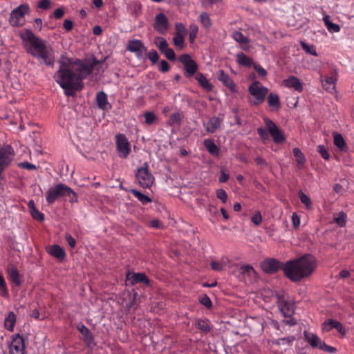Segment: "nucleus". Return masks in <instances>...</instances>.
I'll return each instance as SVG.
<instances>
[{"mask_svg": "<svg viewBox=\"0 0 354 354\" xmlns=\"http://www.w3.org/2000/svg\"><path fill=\"white\" fill-rule=\"evenodd\" d=\"M59 68L54 75L55 81L64 89L67 96H73L75 91L82 89V80L87 77L93 71L98 62L91 64L79 60L66 63L60 62Z\"/></svg>", "mask_w": 354, "mask_h": 354, "instance_id": "f257e3e1", "label": "nucleus"}, {"mask_svg": "<svg viewBox=\"0 0 354 354\" xmlns=\"http://www.w3.org/2000/svg\"><path fill=\"white\" fill-rule=\"evenodd\" d=\"M315 257L309 254L300 258L288 261L283 267V272L290 281L297 282L310 276L316 268Z\"/></svg>", "mask_w": 354, "mask_h": 354, "instance_id": "f03ea898", "label": "nucleus"}, {"mask_svg": "<svg viewBox=\"0 0 354 354\" xmlns=\"http://www.w3.org/2000/svg\"><path fill=\"white\" fill-rule=\"evenodd\" d=\"M21 37L24 41L29 43V44L25 45L29 54L37 57L46 66L53 65L55 62L54 53L52 48L46 44L45 41L35 35L30 30H26L24 33L21 34Z\"/></svg>", "mask_w": 354, "mask_h": 354, "instance_id": "7ed1b4c3", "label": "nucleus"}, {"mask_svg": "<svg viewBox=\"0 0 354 354\" xmlns=\"http://www.w3.org/2000/svg\"><path fill=\"white\" fill-rule=\"evenodd\" d=\"M304 335L305 340L313 348H319L320 350L329 353H334L336 351V348L335 347L326 344V343L322 341L316 334L305 330L304 332Z\"/></svg>", "mask_w": 354, "mask_h": 354, "instance_id": "20e7f679", "label": "nucleus"}, {"mask_svg": "<svg viewBox=\"0 0 354 354\" xmlns=\"http://www.w3.org/2000/svg\"><path fill=\"white\" fill-rule=\"evenodd\" d=\"M30 12V8L27 3H22L12 10L10 12L8 21L12 26L18 27L22 24L20 23L21 18L25 15H28Z\"/></svg>", "mask_w": 354, "mask_h": 354, "instance_id": "39448f33", "label": "nucleus"}, {"mask_svg": "<svg viewBox=\"0 0 354 354\" xmlns=\"http://www.w3.org/2000/svg\"><path fill=\"white\" fill-rule=\"evenodd\" d=\"M249 93L255 97L254 104L258 105L261 104L268 92V89L262 86L259 81H255L248 88Z\"/></svg>", "mask_w": 354, "mask_h": 354, "instance_id": "423d86ee", "label": "nucleus"}, {"mask_svg": "<svg viewBox=\"0 0 354 354\" xmlns=\"http://www.w3.org/2000/svg\"><path fill=\"white\" fill-rule=\"evenodd\" d=\"M180 62L184 66L185 77H192L198 71L197 63L191 57L189 54L181 55L178 58Z\"/></svg>", "mask_w": 354, "mask_h": 354, "instance_id": "0eeeda50", "label": "nucleus"}, {"mask_svg": "<svg viewBox=\"0 0 354 354\" xmlns=\"http://www.w3.org/2000/svg\"><path fill=\"white\" fill-rule=\"evenodd\" d=\"M144 165V167L138 169L136 177L142 187L149 188L152 185L154 178L149 172L147 163L145 162Z\"/></svg>", "mask_w": 354, "mask_h": 354, "instance_id": "6e6552de", "label": "nucleus"}, {"mask_svg": "<svg viewBox=\"0 0 354 354\" xmlns=\"http://www.w3.org/2000/svg\"><path fill=\"white\" fill-rule=\"evenodd\" d=\"M278 307L286 317H290L294 313V306L286 298L284 293L276 295Z\"/></svg>", "mask_w": 354, "mask_h": 354, "instance_id": "1a4fd4ad", "label": "nucleus"}, {"mask_svg": "<svg viewBox=\"0 0 354 354\" xmlns=\"http://www.w3.org/2000/svg\"><path fill=\"white\" fill-rule=\"evenodd\" d=\"M261 267L267 274H274L280 270H283L284 265L274 258H268L261 262Z\"/></svg>", "mask_w": 354, "mask_h": 354, "instance_id": "9d476101", "label": "nucleus"}, {"mask_svg": "<svg viewBox=\"0 0 354 354\" xmlns=\"http://www.w3.org/2000/svg\"><path fill=\"white\" fill-rule=\"evenodd\" d=\"M116 147L118 156L127 158L131 151V145L124 134H119L116 137Z\"/></svg>", "mask_w": 354, "mask_h": 354, "instance_id": "9b49d317", "label": "nucleus"}, {"mask_svg": "<svg viewBox=\"0 0 354 354\" xmlns=\"http://www.w3.org/2000/svg\"><path fill=\"white\" fill-rule=\"evenodd\" d=\"M265 124L275 143H281L285 140V136L273 121L268 118H264Z\"/></svg>", "mask_w": 354, "mask_h": 354, "instance_id": "f8f14e48", "label": "nucleus"}, {"mask_svg": "<svg viewBox=\"0 0 354 354\" xmlns=\"http://www.w3.org/2000/svg\"><path fill=\"white\" fill-rule=\"evenodd\" d=\"M66 185L59 183L54 187H50L46 192V201L53 204L59 197H64Z\"/></svg>", "mask_w": 354, "mask_h": 354, "instance_id": "ddd939ff", "label": "nucleus"}, {"mask_svg": "<svg viewBox=\"0 0 354 354\" xmlns=\"http://www.w3.org/2000/svg\"><path fill=\"white\" fill-rule=\"evenodd\" d=\"M9 348L10 354H24V339L21 336H20L19 334H17L15 337L12 339L10 344Z\"/></svg>", "mask_w": 354, "mask_h": 354, "instance_id": "4468645a", "label": "nucleus"}, {"mask_svg": "<svg viewBox=\"0 0 354 354\" xmlns=\"http://www.w3.org/2000/svg\"><path fill=\"white\" fill-rule=\"evenodd\" d=\"M153 28L162 35L165 34L168 30L169 21L163 13H159L156 16Z\"/></svg>", "mask_w": 354, "mask_h": 354, "instance_id": "2eb2a0df", "label": "nucleus"}, {"mask_svg": "<svg viewBox=\"0 0 354 354\" xmlns=\"http://www.w3.org/2000/svg\"><path fill=\"white\" fill-rule=\"evenodd\" d=\"M127 50L135 53L136 56L139 58L142 57L143 53H146L147 51V48L143 45L142 41L138 39L129 41Z\"/></svg>", "mask_w": 354, "mask_h": 354, "instance_id": "dca6fc26", "label": "nucleus"}, {"mask_svg": "<svg viewBox=\"0 0 354 354\" xmlns=\"http://www.w3.org/2000/svg\"><path fill=\"white\" fill-rule=\"evenodd\" d=\"M127 281H129L131 285L138 283H143L145 285H149L150 281L147 276L142 272L133 273L131 274L129 273L127 275Z\"/></svg>", "mask_w": 354, "mask_h": 354, "instance_id": "f3484780", "label": "nucleus"}, {"mask_svg": "<svg viewBox=\"0 0 354 354\" xmlns=\"http://www.w3.org/2000/svg\"><path fill=\"white\" fill-rule=\"evenodd\" d=\"M80 333L83 335V340L88 346H94L95 344L94 342V337L90 331V330L84 325H81L77 327Z\"/></svg>", "mask_w": 354, "mask_h": 354, "instance_id": "a211bd4d", "label": "nucleus"}, {"mask_svg": "<svg viewBox=\"0 0 354 354\" xmlns=\"http://www.w3.org/2000/svg\"><path fill=\"white\" fill-rule=\"evenodd\" d=\"M218 80L221 81L225 86L229 88L232 92L236 91L235 84L229 75L224 72V71L220 70L218 71Z\"/></svg>", "mask_w": 354, "mask_h": 354, "instance_id": "6ab92c4d", "label": "nucleus"}, {"mask_svg": "<svg viewBox=\"0 0 354 354\" xmlns=\"http://www.w3.org/2000/svg\"><path fill=\"white\" fill-rule=\"evenodd\" d=\"M331 328L337 329V330L341 334L345 333V329L339 322L328 319L324 322V329L328 331Z\"/></svg>", "mask_w": 354, "mask_h": 354, "instance_id": "aec40b11", "label": "nucleus"}, {"mask_svg": "<svg viewBox=\"0 0 354 354\" xmlns=\"http://www.w3.org/2000/svg\"><path fill=\"white\" fill-rule=\"evenodd\" d=\"M286 86L293 88L295 91L301 92L303 91L302 84L299 79L295 76H290L284 80Z\"/></svg>", "mask_w": 354, "mask_h": 354, "instance_id": "412c9836", "label": "nucleus"}, {"mask_svg": "<svg viewBox=\"0 0 354 354\" xmlns=\"http://www.w3.org/2000/svg\"><path fill=\"white\" fill-rule=\"evenodd\" d=\"M222 119L218 117H212L206 124V131L209 133H214L221 124Z\"/></svg>", "mask_w": 354, "mask_h": 354, "instance_id": "4be33fe9", "label": "nucleus"}, {"mask_svg": "<svg viewBox=\"0 0 354 354\" xmlns=\"http://www.w3.org/2000/svg\"><path fill=\"white\" fill-rule=\"evenodd\" d=\"M196 80L198 81L199 85L206 91H211L213 86L210 84L206 77L201 73H198L196 75Z\"/></svg>", "mask_w": 354, "mask_h": 354, "instance_id": "5701e85b", "label": "nucleus"}, {"mask_svg": "<svg viewBox=\"0 0 354 354\" xmlns=\"http://www.w3.org/2000/svg\"><path fill=\"white\" fill-rule=\"evenodd\" d=\"M96 102L98 107L102 110H107L108 106L111 107L110 105H108L107 96L104 91H100L97 93Z\"/></svg>", "mask_w": 354, "mask_h": 354, "instance_id": "b1692460", "label": "nucleus"}, {"mask_svg": "<svg viewBox=\"0 0 354 354\" xmlns=\"http://www.w3.org/2000/svg\"><path fill=\"white\" fill-rule=\"evenodd\" d=\"M48 253L58 259H63L66 256L64 250L58 245H51L48 249Z\"/></svg>", "mask_w": 354, "mask_h": 354, "instance_id": "393cba45", "label": "nucleus"}, {"mask_svg": "<svg viewBox=\"0 0 354 354\" xmlns=\"http://www.w3.org/2000/svg\"><path fill=\"white\" fill-rule=\"evenodd\" d=\"M237 62L240 65H242L245 67H251L254 66V64L255 63L253 62V60L249 57L248 56L245 55L243 53L241 52L237 54Z\"/></svg>", "mask_w": 354, "mask_h": 354, "instance_id": "a878e982", "label": "nucleus"}, {"mask_svg": "<svg viewBox=\"0 0 354 354\" xmlns=\"http://www.w3.org/2000/svg\"><path fill=\"white\" fill-rule=\"evenodd\" d=\"M292 152L296 158L298 168L301 169L306 161L304 154L297 147H295L292 150Z\"/></svg>", "mask_w": 354, "mask_h": 354, "instance_id": "bb28decb", "label": "nucleus"}, {"mask_svg": "<svg viewBox=\"0 0 354 354\" xmlns=\"http://www.w3.org/2000/svg\"><path fill=\"white\" fill-rule=\"evenodd\" d=\"M10 281L16 286H19L21 284L22 281L20 279L19 272L14 266L11 267L8 270Z\"/></svg>", "mask_w": 354, "mask_h": 354, "instance_id": "cd10ccee", "label": "nucleus"}, {"mask_svg": "<svg viewBox=\"0 0 354 354\" xmlns=\"http://www.w3.org/2000/svg\"><path fill=\"white\" fill-rule=\"evenodd\" d=\"M16 322V315L13 312H10L4 321L5 327L10 331H12Z\"/></svg>", "mask_w": 354, "mask_h": 354, "instance_id": "c85d7f7f", "label": "nucleus"}, {"mask_svg": "<svg viewBox=\"0 0 354 354\" xmlns=\"http://www.w3.org/2000/svg\"><path fill=\"white\" fill-rule=\"evenodd\" d=\"M335 79L333 77H326L324 80H322L323 87L328 92L332 93L335 91Z\"/></svg>", "mask_w": 354, "mask_h": 354, "instance_id": "c756f323", "label": "nucleus"}, {"mask_svg": "<svg viewBox=\"0 0 354 354\" xmlns=\"http://www.w3.org/2000/svg\"><path fill=\"white\" fill-rule=\"evenodd\" d=\"M323 20L328 31L332 32H337L340 30V26L338 24H333L330 21L329 15H326Z\"/></svg>", "mask_w": 354, "mask_h": 354, "instance_id": "7c9ffc66", "label": "nucleus"}, {"mask_svg": "<svg viewBox=\"0 0 354 354\" xmlns=\"http://www.w3.org/2000/svg\"><path fill=\"white\" fill-rule=\"evenodd\" d=\"M268 103L270 107L276 109H278L280 107L279 97L275 93H271L269 94L268 97Z\"/></svg>", "mask_w": 354, "mask_h": 354, "instance_id": "2f4dec72", "label": "nucleus"}, {"mask_svg": "<svg viewBox=\"0 0 354 354\" xmlns=\"http://www.w3.org/2000/svg\"><path fill=\"white\" fill-rule=\"evenodd\" d=\"M204 145L206 149L213 155H217L219 149L216 145L211 140H205Z\"/></svg>", "mask_w": 354, "mask_h": 354, "instance_id": "473e14b6", "label": "nucleus"}, {"mask_svg": "<svg viewBox=\"0 0 354 354\" xmlns=\"http://www.w3.org/2000/svg\"><path fill=\"white\" fill-rule=\"evenodd\" d=\"M130 192L132 193L143 205L151 202V199L149 196L136 189H131Z\"/></svg>", "mask_w": 354, "mask_h": 354, "instance_id": "72a5a7b5", "label": "nucleus"}, {"mask_svg": "<svg viewBox=\"0 0 354 354\" xmlns=\"http://www.w3.org/2000/svg\"><path fill=\"white\" fill-rule=\"evenodd\" d=\"M154 44L158 47L160 52H162L166 48H169L168 43L164 37H156L154 39Z\"/></svg>", "mask_w": 354, "mask_h": 354, "instance_id": "f704fd0d", "label": "nucleus"}, {"mask_svg": "<svg viewBox=\"0 0 354 354\" xmlns=\"http://www.w3.org/2000/svg\"><path fill=\"white\" fill-rule=\"evenodd\" d=\"M195 326L196 328L199 329L202 332L209 333L211 330V327L209 326L207 321L198 319L195 323Z\"/></svg>", "mask_w": 354, "mask_h": 354, "instance_id": "c9c22d12", "label": "nucleus"}, {"mask_svg": "<svg viewBox=\"0 0 354 354\" xmlns=\"http://www.w3.org/2000/svg\"><path fill=\"white\" fill-rule=\"evenodd\" d=\"M200 21L205 28H209L212 26V20L209 15L206 12H203L200 15Z\"/></svg>", "mask_w": 354, "mask_h": 354, "instance_id": "e433bc0d", "label": "nucleus"}, {"mask_svg": "<svg viewBox=\"0 0 354 354\" xmlns=\"http://www.w3.org/2000/svg\"><path fill=\"white\" fill-rule=\"evenodd\" d=\"M173 41L174 44L179 49L182 50L184 48V36L181 32H176Z\"/></svg>", "mask_w": 354, "mask_h": 354, "instance_id": "4c0bfd02", "label": "nucleus"}, {"mask_svg": "<svg viewBox=\"0 0 354 354\" xmlns=\"http://www.w3.org/2000/svg\"><path fill=\"white\" fill-rule=\"evenodd\" d=\"M64 196H68L69 198V201L72 203L77 202V196L76 193L66 185L64 197Z\"/></svg>", "mask_w": 354, "mask_h": 354, "instance_id": "58836bf2", "label": "nucleus"}, {"mask_svg": "<svg viewBox=\"0 0 354 354\" xmlns=\"http://www.w3.org/2000/svg\"><path fill=\"white\" fill-rule=\"evenodd\" d=\"M334 144L341 150H343L346 147L344 139L340 133H335L334 134Z\"/></svg>", "mask_w": 354, "mask_h": 354, "instance_id": "ea45409f", "label": "nucleus"}, {"mask_svg": "<svg viewBox=\"0 0 354 354\" xmlns=\"http://www.w3.org/2000/svg\"><path fill=\"white\" fill-rule=\"evenodd\" d=\"M296 339V338L295 337V336H288L287 337H282V338H279V339H275L274 342H273V344H276V345H285V344H291Z\"/></svg>", "mask_w": 354, "mask_h": 354, "instance_id": "a19ab883", "label": "nucleus"}, {"mask_svg": "<svg viewBox=\"0 0 354 354\" xmlns=\"http://www.w3.org/2000/svg\"><path fill=\"white\" fill-rule=\"evenodd\" d=\"M335 222L339 227H344L346 223V214L344 212H339L337 216L334 218Z\"/></svg>", "mask_w": 354, "mask_h": 354, "instance_id": "79ce46f5", "label": "nucleus"}, {"mask_svg": "<svg viewBox=\"0 0 354 354\" xmlns=\"http://www.w3.org/2000/svg\"><path fill=\"white\" fill-rule=\"evenodd\" d=\"M138 306V293L134 292L133 294L132 297L130 298V301L129 303L127 304V307L130 310H135Z\"/></svg>", "mask_w": 354, "mask_h": 354, "instance_id": "37998d69", "label": "nucleus"}, {"mask_svg": "<svg viewBox=\"0 0 354 354\" xmlns=\"http://www.w3.org/2000/svg\"><path fill=\"white\" fill-rule=\"evenodd\" d=\"M299 197L301 202L305 205L306 209H310L312 208V203L310 198L304 192L299 193Z\"/></svg>", "mask_w": 354, "mask_h": 354, "instance_id": "c03bdc74", "label": "nucleus"}, {"mask_svg": "<svg viewBox=\"0 0 354 354\" xmlns=\"http://www.w3.org/2000/svg\"><path fill=\"white\" fill-rule=\"evenodd\" d=\"M233 38L240 44H248L249 42L248 39L239 31H235L233 33Z\"/></svg>", "mask_w": 354, "mask_h": 354, "instance_id": "a18cd8bd", "label": "nucleus"}, {"mask_svg": "<svg viewBox=\"0 0 354 354\" xmlns=\"http://www.w3.org/2000/svg\"><path fill=\"white\" fill-rule=\"evenodd\" d=\"M165 57L170 61H175L176 59V53L172 48H167L161 52Z\"/></svg>", "mask_w": 354, "mask_h": 354, "instance_id": "49530a36", "label": "nucleus"}, {"mask_svg": "<svg viewBox=\"0 0 354 354\" xmlns=\"http://www.w3.org/2000/svg\"><path fill=\"white\" fill-rule=\"evenodd\" d=\"M189 29L190 32L189 33V41L191 43H193L197 36L198 28L196 25H191Z\"/></svg>", "mask_w": 354, "mask_h": 354, "instance_id": "de8ad7c7", "label": "nucleus"}, {"mask_svg": "<svg viewBox=\"0 0 354 354\" xmlns=\"http://www.w3.org/2000/svg\"><path fill=\"white\" fill-rule=\"evenodd\" d=\"M239 270L241 274H248L249 276H251L252 274H254L256 273L254 268L250 265H245L241 266Z\"/></svg>", "mask_w": 354, "mask_h": 354, "instance_id": "09e8293b", "label": "nucleus"}, {"mask_svg": "<svg viewBox=\"0 0 354 354\" xmlns=\"http://www.w3.org/2000/svg\"><path fill=\"white\" fill-rule=\"evenodd\" d=\"M199 301L201 304L205 306L208 309L212 307V301L207 295H203L201 297H200Z\"/></svg>", "mask_w": 354, "mask_h": 354, "instance_id": "8fccbe9b", "label": "nucleus"}, {"mask_svg": "<svg viewBox=\"0 0 354 354\" xmlns=\"http://www.w3.org/2000/svg\"><path fill=\"white\" fill-rule=\"evenodd\" d=\"M32 217L35 219V220H37L38 221H44V215L43 213H41V212H39L37 208L31 210L30 212Z\"/></svg>", "mask_w": 354, "mask_h": 354, "instance_id": "3c124183", "label": "nucleus"}, {"mask_svg": "<svg viewBox=\"0 0 354 354\" xmlns=\"http://www.w3.org/2000/svg\"><path fill=\"white\" fill-rule=\"evenodd\" d=\"M300 44H301L302 48L306 53H308L312 55H314V56L317 55V52H316L315 49L313 48V46H309L308 44H307L306 43H305L304 41H300Z\"/></svg>", "mask_w": 354, "mask_h": 354, "instance_id": "603ef678", "label": "nucleus"}, {"mask_svg": "<svg viewBox=\"0 0 354 354\" xmlns=\"http://www.w3.org/2000/svg\"><path fill=\"white\" fill-rule=\"evenodd\" d=\"M156 119L157 118L153 112H146L145 113V123L147 124H152Z\"/></svg>", "mask_w": 354, "mask_h": 354, "instance_id": "864d4df0", "label": "nucleus"}, {"mask_svg": "<svg viewBox=\"0 0 354 354\" xmlns=\"http://www.w3.org/2000/svg\"><path fill=\"white\" fill-rule=\"evenodd\" d=\"M317 151L319 152V153L322 156V157L324 159L327 160H329L330 155H329L327 149L324 147V145H318L317 146Z\"/></svg>", "mask_w": 354, "mask_h": 354, "instance_id": "5fc2aeb1", "label": "nucleus"}, {"mask_svg": "<svg viewBox=\"0 0 354 354\" xmlns=\"http://www.w3.org/2000/svg\"><path fill=\"white\" fill-rule=\"evenodd\" d=\"M147 57L151 62L152 64H155L159 59V55L156 50H151L150 52L147 53Z\"/></svg>", "mask_w": 354, "mask_h": 354, "instance_id": "6e6d98bb", "label": "nucleus"}, {"mask_svg": "<svg viewBox=\"0 0 354 354\" xmlns=\"http://www.w3.org/2000/svg\"><path fill=\"white\" fill-rule=\"evenodd\" d=\"M257 133L259 136L261 137V140L263 142H265L266 140H269V134L266 129L259 127L257 129Z\"/></svg>", "mask_w": 354, "mask_h": 354, "instance_id": "4d7b16f0", "label": "nucleus"}, {"mask_svg": "<svg viewBox=\"0 0 354 354\" xmlns=\"http://www.w3.org/2000/svg\"><path fill=\"white\" fill-rule=\"evenodd\" d=\"M216 194L218 198L221 200L223 203H226L227 199V194L224 189H218L216 190Z\"/></svg>", "mask_w": 354, "mask_h": 354, "instance_id": "13d9d810", "label": "nucleus"}, {"mask_svg": "<svg viewBox=\"0 0 354 354\" xmlns=\"http://www.w3.org/2000/svg\"><path fill=\"white\" fill-rule=\"evenodd\" d=\"M183 118V114L180 112H176L171 115V120L173 123H180Z\"/></svg>", "mask_w": 354, "mask_h": 354, "instance_id": "bf43d9fd", "label": "nucleus"}, {"mask_svg": "<svg viewBox=\"0 0 354 354\" xmlns=\"http://www.w3.org/2000/svg\"><path fill=\"white\" fill-rule=\"evenodd\" d=\"M170 66L168 62L165 60L162 59L159 63V71L162 73H166L169 71Z\"/></svg>", "mask_w": 354, "mask_h": 354, "instance_id": "052dcab7", "label": "nucleus"}, {"mask_svg": "<svg viewBox=\"0 0 354 354\" xmlns=\"http://www.w3.org/2000/svg\"><path fill=\"white\" fill-rule=\"evenodd\" d=\"M252 222L255 225H259L262 221V216L259 212H256L251 218Z\"/></svg>", "mask_w": 354, "mask_h": 354, "instance_id": "680f3d73", "label": "nucleus"}, {"mask_svg": "<svg viewBox=\"0 0 354 354\" xmlns=\"http://www.w3.org/2000/svg\"><path fill=\"white\" fill-rule=\"evenodd\" d=\"M142 6L140 3H135L132 6V14L136 17H138L141 13Z\"/></svg>", "mask_w": 354, "mask_h": 354, "instance_id": "e2e57ef3", "label": "nucleus"}, {"mask_svg": "<svg viewBox=\"0 0 354 354\" xmlns=\"http://www.w3.org/2000/svg\"><path fill=\"white\" fill-rule=\"evenodd\" d=\"M253 68L261 77H265L267 75L266 71L261 65L255 64Z\"/></svg>", "mask_w": 354, "mask_h": 354, "instance_id": "0e129e2a", "label": "nucleus"}, {"mask_svg": "<svg viewBox=\"0 0 354 354\" xmlns=\"http://www.w3.org/2000/svg\"><path fill=\"white\" fill-rule=\"evenodd\" d=\"M222 0H202V6L207 8L211 7L214 4L221 2Z\"/></svg>", "mask_w": 354, "mask_h": 354, "instance_id": "69168bd1", "label": "nucleus"}, {"mask_svg": "<svg viewBox=\"0 0 354 354\" xmlns=\"http://www.w3.org/2000/svg\"><path fill=\"white\" fill-rule=\"evenodd\" d=\"M50 2L49 0H40L38 3V8L43 9V10H47L50 7Z\"/></svg>", "mask_w": 354, "mask_h": 354, "instance_id": "338daca9", "label": "nucleus"}, {"mask_svg": "<svg viewBox=\"0 0 354 354\" xmlns=\"http://www.w3.org/2000/svg\"><path fill=\"white\" fill-rule=\"evenodd\" d=\"M65 238L69 246L73 248L76 243L75 239L70 234H66Z\"/></svg>", "mask_w": 354, "mask_h": 354, "instance_id": "774afa93", "label": "nucleus"}]
</instances>
